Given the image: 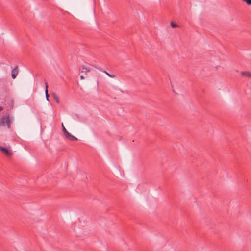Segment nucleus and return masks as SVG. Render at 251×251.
<instances>
[{
    "label": "nucleus",
    "mask_w": 251,
    "mask_h": 251,
    "mask_svg": "<svg viewBox=\"0 0 251 251\" xmlns=\"http://www.w3.org/2000/svg\"><path fill=\"white\" fill-rule=\"evenodd\" d=\"M11 123V118L10 117L9 114L3 116L0 119V125L6 126L8 128L10 127Z\"/></svg>",
    "instance_id": "f257e3e1"
},
{
    "label": "nucleus",
    "mask_w": 251,
    "mask_h": 251,
    "mask_svg": "<svg viewBox=\"0 0 251 251\" xmlns=\"http://www.w3.org/2000/svg\"><path fill=\"white\" fill-rule=\"evenodd\" d=\"M242 75H245L248 77H251V73L248 71H243L241 72Z\"/></svg>",
    "instance_id": "423d86ee"
},
{
    "label": "nucleus",
    "mask_w": 251,
    "mask_h": 251,
    "mask_svg": "<svg viewBox=\"0 0 251 251\" xmlns=\"http://www.w3.org/2000/svg\"><path fill=\"white\" fill-rule=\"evenodd\" d=\"M3 109V107L0 105V111H1V110H2Z\"/></svg>",
    "instance_id": "ddd939ff"
},
{
    "label": "nucleus",
    "mask_w": 251,
    "mask_h": 251,
    "mask_svg": "<svg viewBox=\"0 0 251 251\" xmlns=\"http://www.w3.org/2000/svg\"><path fill=\"white\" fill-rule=\"evenodd\" d=\"M95 67L96 68H97L98 69H99V70L105 73L108 76H109V77H110L111 78H114L115 76L114 75L110 74L108 73V72H107L106 71H102L100 69H99L98 67Z\"/></svg>",
    "instance_id": "6e6552de"
},
{
    "label": "nucleus",
    "mask_w": 251,
    "mask_h": 251,
    "mask_svg": "<svg viewBox=\"0 0 251 251\" xmlns=\"http://www.w3.org/2000/svg\"><path fill=\"white\" fill-rule=\"evenodd\" d=\"M45 93H46V97L47 98V100H49V95L48 94V83L45 82Z\"/></svg>",
    "instance_id": "39448f33"
},
{
    "label": "nucleus",
    "mask_w": 251,
    "mask_h": 251,
    "mask_svg": "<svg viewBox=\"0 0 251 251\" xmlns=\"http://www.w3.org/2000/svg\"><path fill=\"white\" fill-rule=\"evenodd\" d=\"M170 26L172 28H176L178 27V25L177 24L172 22L170 23Z\"/></svg>",
    "instance_id": "9d476101"
},
{
    "label": "nucleus",
    "mask_w": 251,
    "mask_h": 251,
    "mask_svg": "<svg viewBox=\"0 0 251 251\" xmlns=\"http://www.w3.org/2000/svg\"><path fill=\"white\" fill-rule=\"evenodd\" d=\"M0 151L7 156L10 157L12 155V152L7 148L0 146Z\"/></svg>",
    "instance_id": "7ed1b4c3"
},
{
    "label": "nucleus",
    "mask_w": 251,
    "mask_h": 251,
    "mask_svg": "<svg viewBox=\"0 0 251 251\" xmlns=\"http://www.w3.org/2000/svg\"><path fill=\"white\" fill-rule=\"evenodd\" d=\"M52 95L54 98V99L55 100L56 102L57 103H59V98L57 96V95H56V93H53L52 94Z\"/></svg>",
    "instance_id": "1a4fd4ad"
},
{
    "label": "nucleus",
    "mask_w": 251,
    "mask_h": 251,
    "mask_svg": "<svg viewBox=\"0 0 251 251\" xmlns=\"http://www.w3.org/2000/svg\"><path fill=\"white\" fill-rule=\"evenodd\" d=\"M81 67H82V71H81L82 72L87 73V72H90L91 70V69L90 68L86 67L84 65H82L81 66Z\"/></svg>",
    "instance_id": "0eeeda50"
},
{
    "label": "nucleus",
    "mask_w": 251,
    "mask_h": 251,
    "mask_svg": "<svg viewBox=\"0 0 251 251\" xmlns=\"http://www.w3.org/2000/svg\"><path fill=\"white\" fill-rule=\"evenodd\" d=\"M62 130L64 134L65 135L66 138L71 141H77V138L71 134L65 128L63 124H62Z\"/></svg>",
    "instance_id": "f03ea898"
},
{
    "label": "nucleus",
    "mask_w": 251,
    "mask_h": 251,
    "mask_svg": "<svg viewBox=\"0 0 251 251\" xmlns=\"http://www.w3.org/2000/svg\"><path fill=\"white\" fill-rule=\"evenodd\" d=\"M245 1L248 5H251V0H243Z\"/></svg>",
    "instance_id": "f8f14e48"
},
{
    "label": "nucleus",
    "mask_w": 251,
    "mask_h": 251,
    "mask_svg": "<svg viewBox=\"0 0 251 251\" xmlns=\"http://www.w3.org/2000/svg\"><path fill=\"white\" fill-rule=\"evenodd\" d=\"M18 74V67L16 66L14 68H13L11 72V76L13 79H15Z\"/></svg>",
    "instance_id": "20e7f679"
},
{
    "label": "nucleus",
    "mask_w": 251,
    "mask_h": 251,
    "mask_svg": "<svg viewBox=\"0 0 251 251\" xmlns=\"http://www.w3.org/2000/svg\"><path fill=\"white\" fill-rule=\"evenodd\" d=\"M10 108L11 109L13 108V105H14V101H13V100H10Z\"/></svg>",
    "instance_id": "9b49d317"
},
{
    "label": "nucleus",
    "mask_w": 251,
    "mask_h": 251,
    "mask_svg": "<svg viewBox=\"0 0 251 251\" xmlns=\"http://www.w3.org/2000/svg\"><path fill=\"white\" fill-rule=\"evenodd\" d=\"M80 79H84V77L83 75H81L80 76Z\"/></svg>",
    "instance_id": "4468645a"
}]
</instances>
